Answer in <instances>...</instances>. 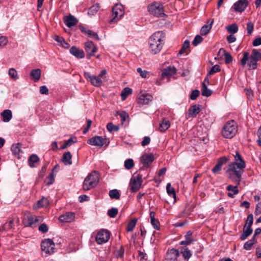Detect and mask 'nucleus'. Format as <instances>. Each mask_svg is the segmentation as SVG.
<instances>
[{"instance_id": "obj_1", "label": "nucleus", "mask_w": 261, "mask_h": 261, "mask_svg": "<svg viewBox=\"0 0 261 261\" xmlns=\"http://www.w3.org/2000/svg\"><path fill=\"white\" fill-rule=\"evenodd\" d=\"M233 156L234 162L228 165V168L226 174L230 178H232L231 174L232 173L240 179L243 173L244 169L245 168V163L238 151H236L235 152Z\"/></svg>"}, {"instance_id": "obj_2", "label": "nucleus", "mask_w": 261, "mask_h": 261, "mask_svg": "<svg viewBox=\"0 0 261 261\" xmlns=\"http://www.w3.org/2000/svg\"><path fill=\"white\" fill-rule=\"evenodd\" d=\"M261 52L256 49H253L251 54L247 51L243 54V57L240 60L241 64L242 66H245L246 64L248 70H254L257 67V62L260 60Z\"/></svg>"}, {"instance_id": "obj_3", "label": "nucleus", "mask_w": 261, "mask_h": 261, "mask_svg": "<svg viewBox=\"0 0 261 261\" xmlns=\"http://www.w3.org/2000/svg\"><path fill=\"white\" fill-rule=\"evenodd\" d=\"M165 35L163 32L158 31L153 33L148 41L149 50L153 54L160 52L164 43Z\"/></svg>"}, {"instance_id": "obj_4", "label": "nucleus", "mask_w": 261, "mask_h": 261, "mask_svg": "<svg viewBox=\"0 0 261 261\" xmlns=\"http://www.w3.org/2000/svg\"><path fill=\"white\" fill-rule=\"evenodd\" d=\"M98 181V174L95 171H93L85 178L83 182V188L85 191H88L95 187Z\"/></svg>"}, {"instance_id": "obj_5", "label": "nucleus", "mask_w": 261, "mask_h": 261, "mask_svg": "<svg viewBox=\"0 0 261 261\" xmlns=\"http://www.w3.org/2000/svg\"><path fill=\"white\" fill-rule=\"evenodd\" d=\"M237 132V127L236 122L231 120L227 122L222 130V135L225 138H232Z\"/></svg>"}, {"instance_id": "obj_6", "label": "nucleus", "mask_w": 261, "mask_h": 261, "mask_svg": "<svg viewBox=\"0 0 261 261\" xmlns=\"http://www.w3.org/2000/svg\"><path fill=\"white\" fill-rule=\"evenodd\" d=\"M42 221V217L32 215L30 212H27L24 214L23 223L25 226L35 227L37 223Z\"/></svg>"}, {"instance_id": "obj_7", "label": "nucleus", "mask_w": 261, "mask_h": 261, "mask_svg": "<svg viewBox=\"0 0 261 261\" xmlns=\"http://www.w3.org/2000/svg\"><path fill=\"white\" fill-rule=\"evenodd\" d=\"M147 10L150 14L156 17H163L165 15L163 6L159 2H154L149 4Z\"/></svg>"}, {"instance_id": "obj_8", "label": "nucleus", "mask_w": 261, "mask_h": 261, "mask_svg": "<svg viewBox=\"0 0 261 261\" xmlns=\"http://www.w3.org/2000/svg\"><path fill=\"white\" fill-rule=\"evenodd\" d=\"M113 18L110 22H116L119 20L124 15V8L121 4H116L112 9Z\"/></svg>"}, {"instance_id": "obj_9", "label": "nucleus", "mask_w": 261, "mask_h": 261, "mask_svg": "<svg viewBox=\"0 0 261 261\" xmlns=\"http://www.w3.org/2000/svg\"><path fill=\"white\" fill-rule=\"evenodd\" d=\"M55 244L49 239L43 240L41 243V249L46 254H50L55 252Z\"/></svg>"}, {"instance_id": "obj_10", "label": "nucleus", "mask_w": 261, "mask_h": 261, "mask_svg": "<svg viewBox=\"0 0 261 261\" xmlns=\"http://www.w3.org/2000/svg\"><path fill=\"white\" fill-rule=\"evenodd\" d=\"M110 232L105 229L99 231L96 236L95 240L97 244H102L108 241L110 239Z\"/></svg>"}, {"instance_id": "obj_11", "label": "nucleus", "mask_w": 261, "mask_h": 261, "mask_svg": "<svg viewBox=\"0 0 261 261\" xmlns=\"http://www.w3.org/2000/svg\"><path fill=\"white\" fill-rule=\"evenodd\" d=\"M142 182V176L140 175H137L132 178L129 183L130 190L132 192L137 191L140 188Z\"/></svg>"}, {"instance_id": "obj_12", "label": "nucleus", "mask_w": 261, "mask_h": 261, "mask_svg": "<svg viewBox=\"0 0 261 261\" xmlns=\"http://www.w3.org/2000/svg\"><path fill=\"white\" fill-rule=\"evenodd\" d=\"M84 76L85 78L88 80L93 86L95 87H99L102 84V80L98 76H97L96 75H91L89 72H84Z\"/></svg>"}, {"instance_id": "obj_13", "label": "nucleus", "mask_w": 261, "mask_h": 261, "mask_svg": "<svg viewBox=\"0 0 261 261\" xmlns=\"http://www.w3.org/2000/svg\"><path fill=\"white\" fill-rule=\"evenodd\" d=\"M106 141V139H104L102 137L96 136L89 139L87 142L91 145L101 147L105 143Z\"/></svg>"}, {"instance_id": "obj_14", "label": "nucleus", "mask_w": 261, "mask_h": 261, "mask_svg": "<svg viewBox=\"0 0 261 261\" xmlns=\"http://www.w3.org/2000/svg\"><path fill=\"white\" fill-rule=\"evenodd\" d=\"M85 49L88 54L87 57L88 59H90L91 56H93L97 51V48L93 42L91 41H87L85 43Z\"/></svg>"}, {"instance_id": "obj_15", "label": "nucleus", "mask_w": 261, "mask_h": 261, "mask_svg": "<svg viewBox=\"0 0 261 261\" xmlns=\"http://www.w3.org/2000/svg\"><path fill=\"white\" fill-rule=\"evenodd\" d=\"M152 99L153 97L150 94L141 93L137 99V102L141 105H147L152 101Z\"/></svg>"}, {"instance_id": "obj_16", "label": "nucleus", "mask_w": 261, "mask_h": 261, "mask_svg": "<svg viewBox=\"0 0 261 261\" xmlns=\"http://www.w3.org/2000/svg\"><path fill=\"white\" fill-rule=\"evenodd\" d=\"M154 160V156L152 153H145L141 156L140 161L143 167H148Z\"/></svg>"}, {"instance_id": "obj_17", "label": "nucleus", "mask_w": 261, "mask_h": 261, "mask_svg": "<svg viewBox=\"0 0 261 261\" xmlns=\"http://www.w3.org/2000/svg\"><path fill=\"white\" fill-rule=\"evenodd\" d=\"M75 218V214L72 212H66L61 215L59 220L62 222L69 223L74 220Z\"/></svg>"}, {"instance_id": "obj_18", "label": "nucleus", "mask_w": 261, "mask_h": 261, "mask_svg": "<svg viewBox=\"0 0 261 261\" xmlns=\"http://www.w3.org/2000/svg\"><path fill=\"white\" fill-rule=\"evenodd\" d=\"M179 251L173 248L167 252L166 259L167 261H177Z\"/></svg>"}, {"instance_id": "obj_19", "label": "nucleus", "mask_w": 261, "mask_h": 261, "mask_svg": "<svg viewBox=\"0 0 261 261\" xmlns=\"http://www.w3.org/2000/svg\"><path fill=\"white\" fill-rule=\"evenodd\" d=\"M248 5L247 0H239L234 3L233 6L236 11L242 12L246 9Z\"/></svg>"}, {"instance_id": "obj_20", "label": "nucleus", "mask_w": 261, "mask_h": 261, "mask_svg": "<svg viewBox=\"0 0 261 261\" xmlns=\"http://www.w3.org/2000/svg\"><path fill=\"white\" fill-rule=\"evenodd\" d=\"M63 21L65 24L69 28L76 25L78 22L77 19L71 15L64 17Z\"/></svg>"}, {"instance_id": "obj_21", "label": "nucleus", "mask_w": 261, "mask_h": 261, "mask_svg": "<svg viewBox=\"0 0 261 261\" xmlns=\"http://www.w3.org/2000/svg\"><path fill=\"white\" fill-rule=\"evenodd\" d=\"M70 53L77 58L82 59L85 57L84 51L75 46L71 47Z\"/></svg>"}, {"instance_id": "obj_22", "label": "nucleus", "mask_w": 261, "mask_h": 261, "mask_svg": "<svg viewBox=\"0 0 261 261\" xmlns=\"http://www.w3.org/2000/svg\"><path fill=\"white\" fill-rule=\"evenodd\" d=\"M176 72V69L174 66H168L165 68L162 73V78L170 77Z\"/></svg>"}, {"instance_id": "obj_23", "label": "nucleus", "mask_w": 261, "mask_h": 261, "mask_svg": "<svg viewBox=\"0 0 261 261\" xmlns=\"http://www.w3.org/2000/svg\"><path fill=\"white\" fill-rule=\"evenodd\" d=\"M200 110V106L198 105H195L190 107L188 110L189 117H196Z\"/></svg>"}, {"instance_id": "obj_24", "label": "nucleus", "mask_w": 261, "mask_h": 261, "mask_svg": "<svg viewBox=\"0 0 261 261\" xmlns=\"http://www.w3.org/2000/svg\"><path fill=\"white\" fill-rule=\"evenodd\" d=\"M3 121L5 122H9L12 118V113L10 110H5L1 114Z\"/></svg>"}, {"instance_id": "obj_25", "label": "nucleus", "mask_w": 261, "mask_h": 261, "mask_svg": "<svg viewBox=\"0 0 261 261\" xmlns=\"http://www.w3.org/2000/svg\"><path fill=\"white\" fill-rule=\"evenodd\" d=\"M49 200L47 198L43 197L41 199L38 201L36 205H33V208L36 210L38 208L45 207L48 205Z\"/></svg>"}, {"instance_id": "obj_26", "label": "nucleus", "mask_w": 261, "mask_h": 261, "mask_svg": "<svg viewBox=\"0 0 261 261\" xmlns=\"http://www.w3.org/2000/svg\"><path fill=\"white\" fill-rule=\"evenodd\" d=\"M226 189L227 191L231 192H229L227 194V195L231 198H233L234 195H237L239 193V190L238 189V186H232V185H228L226 187Z\"/></svg>"}, {"instance_id": "obj_27", "label": "nucleus", "mask_w": 261, "mask_h": 261, "mask_svg": "<svg viewBox=\"0 0 261 261\" xmlns=\"http://www.w3.org/2000/svg\"><path fill=\"white\" fill-rule=\"evenodd\" d=\"M155 215L154 212L150 213V222L155 229L159 230L160 229L159 221L155 218Z\"/></svg>"}, {"instance_id": "obj_28", "label": "nucleus", "mask_w": 261, "mask_h": 261, "mask_svg": "<svg viewBox=\"0 0 261 261\" xmlns=\"http://www.w3.org/2000/svg\"><path fill=\"white\" fill-rule=\"evenodd\" d=\"M21 144L19 143L13 144L11 147L12 152L16 157L19 158Z\"/></svg>"}, {"instance_id": "obj_29", "label": "nucleus", "mask_w": 261, "mask_h": 261, "mask_svg": "<svg viewBox=\"0 0 261 261\" xmlns=\"http://www.w3.org/2000/svg\"><path fill=\"white\" fill-rule=\"evenodd\" d=\"M209 23V22H207V23L206 24H204L201 28V30H200L201 35H206L210 32V30L211 29L212 25L213 23V20L211 21L210 22V23Z\"/></svg>"}, {"instance_id": "obj_30", "label": "nucleus", "mask_w": 261, "mask_h": 261, "mask_svg": "<svg viewBox=\"0 0 261 261\" xmlns=\"http://www.w3.org/2000/svg\"><path fill=\"white\" fill-rule=\"evenodd\" d=\"M252 232V229L251 227H249L245 225L243 229V233L241 236V239L242 240H245L249 236Z\"/></svg>"}, {"instance_id": "obj_31", "label": "nucleus", "mask_w": 261, "mask_h": 261, "mask_svg": "<svg viewBox=\"0 0 261 261\" xmlns=\"http://www.w3.org/2000/svg\"><path fill=\"white\" fill-rule=\"evenodd\" d=\"M54 39L57 42L59 43V45L61 46L62 47L65 48H68L69 47V44L67 43L63 37L57 35L55 36Z\"/></svg>"}, {"instance_id": "obj_32", "label": "nucleus", "mask_w": 261, "mask_h": 261, "mask_svg": "<svg viewBox=\"0 0 261 261\" xmlns=\"http://www.w3.org/2000/svg\"><path fill=\"white\" fill-rule=\"evenodd\" d=\"M180 253L182 254L185 260L186 261H188L192 256L191 251L187 247H182L180 250Z\"/></svg>"}, {"instance_id": "obj_33", "label": "nucleus", "mask_w": 261, "mask_h": 261, "mask_svg": "<svg viewBox=\"0 0 261 261\" xmlns=\"http://www.w3.org/2000/svg\"><path fill=\"white\" fill-rule=\"evenodd\" d=\"M71 154L70 152L68 151L63 154L62 161L65 165H71Z\"/></svg>"}, {"instance_id": "obj_34", "label": "nucleus", "mask_w": 261, "mask_h": 261, "mask_svg": "<svg viewBox=\"0 0 261 261\" xmlns=\"http://www.w3.org/2000/svg\"><path fill=\"white\" fill-rule=\"evenodd\" d=\"M81 31L86 34L88 35L90 37L95 38L97 40H99V37L97 33L93 32L92 31L87 29L84 27L81 28Z\"/></svg>"}, {"instance_id": "obj_35", "label": "nucleus", "mask_w": 261, "mask_h": 261, "mask_svg": "<svg viewBox=\"0 0 261 261\" xmlns=\"http://www.w3.org/2000/svg\"><path fill=\"white\" fill-rule=\"evenodd\" d=\"M170 124L168 120L164 119L160 123V127L159 128L160 131L164 132L169 128Z\"/></svg>"}, {"instance_id": "obj_36", "label": "nucleus", "mask_w": 261, "mask_h": 261, "mask_svg": "<svg viewBox=\"0 0 261 261\" xmlns=\"http://www.w3.org/2000/svg\"><path fill=\"white\" fill-rule=\"evenodd\" d=\"M30 75L35 81H38L41 76V70L39 69H33L31 71Z\"/></svg>"}, {"instance_id": "obj_37", "label": "nucleus", "mask_w": 261, "mask_h": 261, "mask_svg": "<svg viewBox=\"0 0 261 261\" xmlns=\"http://www.w3.org/2000/svg\"><path fill=\"white\" fill-rule=\"evenodd\" d=\"M212 93V91L208 89L204 82H203L202 85L201 94L203 96L208 97L211 95Z\"/></svg>"}, {"instance_id": "obj_38", "label": "nucleus", "mask_w": 261, "mask_h": 261, "mask_svg": "<svg viewBox=\"0 0 261 261\" xmlns=\"http://www.w3.org/2000/svg\"><path fill=\"white\" fill-rule=\"evenodd\" d=\"M219 53H222L224 54V57H225V61L226 64L230 63L232 61V57L231 55L225 51V50L223 48H221L219 50Z\"/></svg>"}, {"instance_id": "obj_39", "label": "nucleus", "mask_w": 261, "mask_h": 261, "mask_svg": "<svg viewBox=\"0 0 261 261\" xmlns=\"http://www.w3.org/2000/svg\"><path fill=\"white\" fill-rule=\"evenodd\" d=\"M166 190L168 194L171 197H173V198H175L176 193L175 191V189L174 188L171 187V185L170 183H168L166 186Z\"/></svg>"}, {"instance_id": "obj_40", "label": "nucleus", "mask_w": 261, "mask_h": 261, "mask_svg": "<svg viewBox=\"0 0 261 261\" xmlns=\"http://www.w3.org/2000/svg\"><path fill=\"white\" fill-rule=\"evenodd\" d=\"M14 220L13 219H11L9 220L7 222H6L3 226L0 227V231L4 230H8L12 228V225L13 224Z\"/></svg>"}, {"instance_id": "obj_41", "label": "nucleus", "mask_w": 261, "mask_h": 261, "mask_svg": "<svg viewBox=\"0 0 261 261\" xmlns=\"http://www.w3.org/2000/svg\"><path fill=\"white\" fill-rule=\"evenodd\" d=\"M132 89L128 88V87H126V88H124L121 93V96L122 100H125L127 97V96L130 94L132 93Z\"/></svg>"}, {"instance_id": "obj_42", "label": "nucleus", "mask_w": 261, "mask_h": 261, "mask_svg": "<svg viewBox=\"0 0 261 261\" xmlns=\"http://www.w3.org/2000/svg\"><path fill=\"white\" fill-rule=\"evenodd\" d=\"M109 196L112 199H119L120 194L118 190L114 189L110 191Z\"/></svg>"}, {"instance_id": "obj_43", "label": "nucleus", "mask_w": 261, "mask_h": 261, "mask_svg": "<svg viewBox=\"0 0 261 261\" xmlns=\"http://www.w3.org/2000/svg\"><path fill=\"white\" fill-rule=\"evenodd\" d=\"M226 29L230 34H234L238 31V25L235 23L227 26Z\"/></svg>"}, {"instance_id": "obj_44", "label": "nucleus", "mask_w": 261, "mask_h": 261, "mask_svg": "<svg viewBox=\"0 0 261 261\" xmlns=\"http://www.w3.org/2000/svg\"><path fill=\"white\" fill-rule=\"evenodd\" d=\"M39 161V158L36 154L31 155L29 159V165L31 167H34V164Z\"/></svg>"}, {"instance_id": "obj_45", "label": "nucleus", "mask_w": 261, "mask_h": 261, "mask_svg": "<svg viewBox=\"0 0 261 261\" xmlns=\"http://www.w3.org/2000/svg\"><path fill=\"white\" fill-rule=\"evenodd\" d=\"M137 220L135 219L131 220L127 225L126 230L127 231H132L135 227Z\"/></svg>"}, {"instance_id": "obj_46", "label": "nucleus", "mask_w": 261, "mask_h": 261, "mask_svg": "<svg viewBox=\"0 0 261 261\" xmlns=\"http://www.w3.org/2000/svg\"><path fill=\"white\" fill-rule=\"evenodd\" d=\"M256 241L255 239H252L246 242L244 245V248L247 250L251 249L252 245L255 243Z\"/></svg>"}, {"instance_id": "obj_47", "label": "nucleus", "mask_w": 261, "mask_h": 261, "mask_svg": "<svg viewBox=\"0 0 261 261\" xmlns=\"http://www.w3.org/2000/svg\"><path fill=\"white\" fill-rule=\"evenodd\" d=\"M8 74L12 79L16 80L18 79L17 71L13 68H10L9 70Z\"/></svg>"}, {"instance_id": "obj_48", "label": "nucleus", "mask_w": 261, "mask_h": 261, "mask_svg": "<svg viewBox=\"0 0 261 261\" xmlns=\"http://www.w3.org/2000/svg\"><path fill=\"white\" fill-rule=\"evenodd\" d=\"M107 128L110 132H112L113 131L117 132L119 130V127L118 125H114L112 123L110 122L108 123Z\"/></svg>"}, {"instance_id": "obj_49", "label": "nucleus", "mask_w": 261, "mask_h": 261, "mask_svg": "<svg viewBox=\"0 0 261 261\" xmlns=\"http://www.w3.org/2000/svg\"><path fill=\"white\" fill-rule=\"evenodd\" d=\"M99 9V6L98 4L93 5L89 8L88 13L89 15H93L98 11Z\"/></svg>"}, {"instance_id": "obj_50", "label": "nucleus", "mask_w": 261, "mask_h": 261, "mask_svg": "<svg viewBox=\"0 0 261 261\" xmlns=\"http://www.w3.org/2000/svg\"><path fill=\"white\" fill-rule=\"evenodd\" d=\"M134 166V161L132 159H127L124 162V167L127 169H132Z\"/></svg>"}, {"instance_id": "obj_51", "label": "nucleus", "mask_w": 261, "mask_h": 261, "mask_svg": "<svg viewBox=\"0 0 261 261\" xmlns=\"http://www.w3.org/2000/svg\"><path fill=\"white\" fill-rule=\"evenodd\" d=\"M189 46H190L189 41L185 40L184 42L182 47L179 51L178 54L179 55H182V54H184L186 50L189 47Z\"/></svg>"}, {"instance_id": "obj_52", "label": "nucleus", "mask_w": 261, "mask_h": 261, "mask_svg": "<svg viewBox=\"0 0 261 261\" xmlns=\"http://www.w3.org/2000/svg\"><path fill=\"white\" fill-rule=\"evenodd\" d=\"M117 114L120 116L122 124H123L126 119L128 118V114L125 112H122L121 113L117 112Z\"/></svg>"}, {"instance_id": "obj_53", "label": "nucleus", "mask_w": 261, "mask_h": 261, "mask_svg": "<svg viewBox=\"0 0 261 261\" xmlns=\"http://www.w3.org/2000/svg\"><path fill=\"white\" fill-rule=\"evenodd\" d=\"M220 71V67L218 65H215L212 67L210 71L208 72V75H212L216 72Z\"/></svg>"}, {"instance_id": "obj_54", "label": "nucleus", "mask_w": 261, "mask_h": 261, "mask_svg": "<svg viewBox=\"0 0 261 261\" xmlns=\"http://www.w3.org/2000/svg\"><path fill=\"white\" fill-rule=\"evenodd\" d=\"M203 40V38L202 37L199 35H197L194 40H193L192 43V45H193L194 46H197L199 43H200Z\"/></svg>"}, {"instance_id": "obj_55", "label": "nucleus", "mask_w": 261, "mask_h": 261, "mask_svg": "<svg viewBox=\"0 0 261 261\" xmlns=\"http://www.w3.org/2000/svg\"><path fill=\"white\" fill-rule=\"evenodd\" d=\"M118 212V211L116 208H112L108 211V214L110 217L114 218L117 215Z\"/></svg>"}, {"instance_id": "obj_56", "label": "nucleus", "mask_w": 261, "mask_h": 261, "mask_svg": "<svg viewBox=\"0 0 261 261\" xmlns=\"http://www.w3.org/2000/svg\"><path fill=\"white\" fill-rule=\"evenodd\" d=\"M254 30V24L250 21H248L247 23V30L249 35H250L253 32Z\"/></svg>"}, {"instance_id": "obj_57", "label": "nucleus", "mask_w": 261, "mask_h": 261, "mask_svg": "<svg viewBox=\"0 0 261 261\" xmlns=\"http://www.w3.org/2000/svg\"><path fill=\"white\" fill-rule=\"evenodd\" d=\"M137 71L143 78H146L148 74V71L146 70H142L141 68H138Z\"/></svg>"}, {"instance_id": "obj_58", "label": "nucleus", "mask_w": 261, "mask_h": 261, "mask_svg": "<svg viewBox=\"0 0 261 261\" xmlns=\"http://www.w3.org/2000/svg\"><path fill=\"white\" fill-rule=\"evenodd\" d=\"M253 222V216L252 214L248 216L246 225L249 227H251Z\"/></svg>"}, {"instance_id": "obj_59", "label": "nucleus", "mask_w": 261, "mask_h": 261, "mask_svg": "<svg viewBox=\"0 0 261 261\" xmlns=\"http://www.w3.org/2000/svg\"><path fill=\"white\" fill-rule=\"evenodd\" d=\"M199 95V91L198 90H194L192 91L191 95L190 98L191 100H195Z\"/></svg>"}, {"instance_id": "obj_60", "label": "nucleus", "mask_w": 261, "mask_h": 261, "mask_svg": "<svg viewBox=\"0 0 261 261\" xmlns=\"http://www.w3.org/2000/svg\"><path fill=\"white\" fill-rule=\"evenodd\" d=\"M38 229L42 233H45L48 231V227L45 224L43 223L39 226Z\"/></svg>"}, {"instance_id": "obj_61", "label": "nucleus", "mask_w": 261, "mask_h": 261, "mask_svg": "<svg viewBox=\"0 0 261 261\" xmlns=\"http://www.w3.org/2000/svg\"><path fill=\"white\" fill-rule=\"evenodd\" d=\"M124 249L122 247H121L119 249H118L116 253V255L117 257L122 258L124 255Z\"/></svg>"}, {"instance_id": "obj_62", "label": "nucleus", "mask_w": 261, "mask_h": 261, "mask_svg": "<svg viewBox=\"0 0 261 261\" xmlns=\"http://www.w3.org/2000/svg\"><path fill=\"white\" fill-rule=\"evenodd\" d=\"M8 40L6 37L4 36L0 37V47H4L7 43Z\"/></svg>"}, {"instance_id": "obj_63", "label": "nucleus", "mask_w": 261, "mask_h": 261, "mask_svg": "<svg viewBox=\"0 0 261 261\" xmlns=\"http://www.w3.org/2000/svg\"><path fill=\"white\" fill-rule=\"evenodd\" d=\"M54 180H55V179H54V173L51 172L50 173V174L49 175V176L47 178V181H46L47 184V185L52 184L54 182Z\"/></svg>"}, {"instance_id": "obj_64", "label": "nucleus", "mask_w": 261, "mask_h": 261, "mask_svg": "<svg viewBox=\"0 0 261 261\" xmlns=\"http://www.w3.org/2000/svg\"><path fill=\"white\" fill-rule=\"evenodd\" d=\"M261 214V202L258 203L256 206L254 214L255 215H259Z\"/></svg>"}]
</instances>
